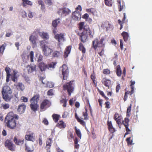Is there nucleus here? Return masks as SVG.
<instances>
[{
    "mask_svg": "<svg viewBox=\"0 0 152 152\" xmlns=\"http://www.w3.org/2000/svg\"><path fill=\"white\" fill-rule=\"evenodd\" d=\"M104 38L102 37L99 41L97 38H95L92 41V47L95 50H97L98 54L101 57H102L104 55V48L105 46V44L104 42Z\"/></svg>",
    "mask_w": 152,
    "mask_h": 152,
    "instance_id": "obj_1",
    "label": "nucleus"
},
{
    "mask_svg": "<svg viewBox=\"0 0 152 152\" xmlns=\"http://www.w3.org/2000/svg\"><path fill=\"white\" fill-rule=\"evenodd\" d=\"M18 119L19 116L18 115L14 114L13 112H10L5 118V122L8 127L13 129L16 125V120Z\"/></svg>",
    "mask_w": 152,
    "mask_h": 152,
    "instance_id": "obj_2",
    "label": "nucleus"
},
{
    "mask_svg": "<svg viewBox=\"0 0 152 152\" xmlns=\"http://www.w3.org/2000/svg\"><path fill=\"white\" fill-rule=\"evenodd\" d=\"M94 34V32H92L88 26H86L84 31L81 33H78V35L79 36V39L83 43L86 42L88 40V35L91 38H93Z\"/></svg>",
    "mask_w": 152,
    "mask_h": 152,
    "instance_id": "obj_3",
    "label": "nucleus"
},
{
    "mask_svg": "<svg viewBox=\"0 0 152 152\" xmlns=\"http://www.w3.org/2000/svg\"><path fill=\"white\" fill-rule=\"evenodd\" d=\"M1 94L3 99L7 102L10 101L13 97L12 91L8 86L3 87Z\"/></svg>",
    "mask_w": 152,
    "mask_h": 152,
    "instance_id": "obj_4",
    "label": "nucleus"
},
{
    "mask_svg": "<svg viewBox=\"0 0 152 152\" xmlns=\"http://www.w3.org/2000/svg\"><path fill=\"white\" fill-rule=\"evenodd\" d=\"M40 46L42 49L43 54L45 56H48L51 55L53 50L47 45L48 42L45 40H43L39 42Z\"/></svg>",
    "mask_w": 152,
    "mask_h": 152,
    "instance_id": "obj_5",
    "label": "nucleus"
},
{
    "mask_svg": "<svg viewBox=\"0 0 152 152\" xmlns=\"http://www.w3.org/2000/svg\"><path fill=\"white\" fill-rule=\"evenodd\" d=\"M73 82V81H70L65 83L63 86L64 90L66 91L69 96H71L72 93L74 90Z\"/></svg>",
    "mask_w": 152,
    "mask_h": 152,
    "instance_id": "obj_6",
    "label": "nucleus"
},
{
    "mask_svg": "<svg viewBox=\"0 0 152 152\" xmlns=\"http://www.w3.org/2000/svg\"><path fill=\"white\" fill-rule=\"evenodd\" d=\"M4 145L7 148L11 151L15 150L16 146L10 140H7L5 142Z\"/></svg>",
    "mask_w": 152,
    "mask_h": 152,
    "instance_id": "obj_7",
    "label": "nucleus"
},
{
    "mask_svg": "<svg viewBox=\"0 0 152 152\" xmlns=\"http://www.w3.org/2000/svg\"><path fill=\"white\" fill-rule=\"evenodd\" d=\"M25 139L28 141L34 142L35 139V135L34 133L31 131H28L26 134L25 136Z\"/></svg>",
    "mask_w": 152,
    "mask_h": 152,
    "instance_id": "obj_8",
    "label": "nucleus"
},
{
    "mask_svg": "<svg viewBox=\"0 0 152 152\" xmlns=\"http://www.w3.org/2000/svg\"><path fill=\"white\" fill-rule=\"evenodd\" d=\"M62 75L63 76V80H66L69 76V70L67 66L65 64L62 66Z\"/></svg>",
    "mask_w": 152,
    "mask_h": 152,
    "instance_id": "obj_9",
    "label": "nucleus"
},
{
    "mask_svg": "<svg viewBox=\"0 0 152 152\" xmlns=\"http://www.w3.org/2000/svg\"><path fill=\"white\" fill-rule=\"evenodd\" d=\"M71 12V10L68 8L66 7L59 9L58 11L57 12L59 15L61 16L63 15L64 16H66L67 15H69Z\"/></svg>",
    "mask_w": 152,
    "mask_h": 152,
    "instance_id": "obj_10",
    "label": "nucleus"
},
{
    "mask_svg": "<svg viewBox=\"0 0 152 152\" xmlns=\"http://www.w3.org/2000/svg\"><path fill=\"white\" fill-rule=\"evenodd\" d=\"M129 119L127 118H125L124 120L122 122V124L125 127L126 130V132L125 134V136L126 135L129 134V132H131V130L128 128L129 126Z\"/></svg>",
    "mask_w": 152,
    "mask_h": 152,
    "instance_id": "obj_11",
    "label": "nucleus"
},
{
    "mask_svg": "<svg viewBox=\"0 0 152 152\" xmlns=\"http://www.w3.org/2000/svg\"><path fill=\"white\" fill-rule=\"evenodd\" d=\"M72 18L73 20H79L81 18L80 12L77 11H75L72 14Z\"/></svg>",
    "mask_w": 152,
    "mask_h": 152,
    "instance_id": "obj_12",
    "label": "nucleus"
},
{
    "mask_svg": "<svg viewBox=\"0 0 152 152\" xmlns=\"http://www.w3.org/2000/svg\"><path fill=\"white\" fill-rule=\"evenodd\" d=\"M121 116H120L118 113H116L114 115V119L116 122L119 128H121Z\"/></svg>",
    "mask_w": 152,
    "mask_h": 152,
    "instance_id": "obj_13",
    "label": "nucleus"
},
{
    "mask_svg": "<svg viewBox=\"0 0 152 152\" xmlns=\"http://www.w3.org/2000/svg\"><path fill=\"white\" fill-rule=\"evenodd\" d=\"M26 106L24 103L20 104L18 106L17 111L18 113L21 114L23 113L25 110Z\"/></svg>",
    "mask_w": 152,
    "mask_h": 152,
    "instance_id": "obj_14",
    "label": "nucleus"
},
{
    "mask_svg": "<svg viewBox=\"0 0 152 152\" xmlns=\"http://www.w3.org/2000/svg\"><path fill=\"white\" fill-rule=\"evenodd\" d=\"M50 102L47 99H45L43 101L40 105V108L42 110L45 107H48L50 106Z\"/></svg>",
    "mask_w": 152,
    "mask_h": 152,
    "instance_id": "obj_15",
    "label": "nucleus"
},
{
    "mask_svg": "<svg viewBox=\"0 0 152 152\" xmlns=\"http://www.w3.org/2000/svg\"><path fill=\"white\" fill-rule=\"evenodd\" d=\"M40 96L39 94H35L30 99V102L38 103L39 100Z\"/></svg>",
    "mask_w": 152,
    "mask_h": 152,
    "instance_id": "obj_16",
    "label": "nucleus"
},
{
    "mask_svg": "<svg viewBox=\"0 0 152 152\" xmlns=\"http://www.w3.org/2000/svg\"><path fill=\"white\" fill-rule=\"evenodd\" d=\"M30 102L31 104H30L29 106L31 109L33 111L35 112L37 110L39 107V105L38 104V103L33 102Z\"/></svg>",
    "mask_w": 152,
    "mask_h": 152,
    "instance_id": "obj_17",
    "label": "nucleus"
},
{
    "mask_svg": "<svg viewBox=\"0 0 152 152\" xmlns=\"http://www.w3.org/2000/svg\"><path fill=\"white\" fill-rule=\"evenodd\" d=\"M55 39L58 40V42H62L64 41V34L61 33L57 34L56 36H54Z\"/></svg>",
    "mask_w": 152,
    "mask_h": 152,
    "instance_id": "obj_18",
    "label": "nucleus"
},
{
    "mask_svg": "<svg viewBox=\"0 0 152 152\" xmlns=\"http://www.w3.org/2000/svg\"><path fill=\"white\" fill-rule=\"evenodd\" d=\"M102 82L105 86L109 88L110 85L111 84V81L110 80L107 79L106 78L104 77L102 79Z\"/></svg>",
    "mask_w": 152,
    "mask_h": 152,
    "instance_id": "obj_19",
    "label": "nucleus"
},
{
    "mask_svg": "<svg viewBox=\"0 0 152 152\" xmlns=\"http://www.w3.org/2000/svg\"><path fill=\"white\" fill-rule=\"evenodd\" d=\"M101 26L103 28H106L107 31L111 27V25L109 21H106L102 23Z\"/></svg>",
    "mask_w": 152,
    "mask_h": 152,
    "instance_id": "obj_20",
    "label": "nucleus"
},
{
    "mask_svg": "<svg viewBox=\"0 0 152 152\" xmlns=\"http://www.w3.org/2000/svg\"><path fill=\"white\" fill-rule=\"evenodd\" d=\"M39 36L45 40H48L49 39V36L47 33L44 32H39L38 33Z\"/></svg>",
    "mask_w": 152,
    "mask_h": 152,
    "instance_id": "obj_21",
    "label": "nucleus"
},
{
    "mask_svg": "<svg viewBox=\"0 0 152 152\" xmlns=\"http://www.w3.org/2000/svg\"><path fill=\"white\" fill-rule=\"evenodd\" d=\"M52 139L49 138L46 141V145L45 148L47 150V152H50V148L51 145Z\"/></svg>",
    "mask_w": 152,
    "mask_h": 152,
    "instance_id": "obj_22",
    "label": "nucleus"
},
{
    "mask_svg": "<svg viewBox=\"0 0 152 152\" xmlns=\"http://www.w3.org/2000/svg\"><path fill=\"white\" fill-rule=\"evenodd\" d=\"M71 49V46H69L66 48L64 53V58L68 57V55L70 53Z\"/></svg>",
    "mask_w": 152,
    "mask_h": 152,
    "instance_id": "obj_23",
    "label": "nucleus"
},
{
    "mask_svg": "<svg viewBox=\"0 0 152 152\" xmlns=\"http://www.w3.org/2000/svg\"><path fill=\"white\" fill-rule=\"evenodd\" d=\"M13 141L15 144L17 145H20L24 142V140L18 139L17 137L15 136L13 139Z\"/></svg>",
    "mask_w": 152,
    "mask_h": 152,
    "instance_id": "obj_24",
    "label": "nucleus"
},
{
    "mask_svg": "<svg viewBox=\"0 0 152 152\" xmlns=\"http://www.w3.org/2000/svg\"><path fill=\"white\" fill-rule=\"evenodd\" d=\"M17 72L14 70L13 71V74L11 75V80L14 82H17L18 80V78L16 76Z\"/></svg>",
    "mask_w": 152,
    "mask_h": 152,
    "instance_id": "obj_25",
    "label": "nucleus"
},
{
    "mask_svg": "<svg viewBox=\"0 0 152 152\" xmlns=\"http://www.w3.org/2000/svg\"><path fill=\"white\" fill-rule=\"evenodd\" d=\"M27 68L28 73H31L36 71L35 65H28L27 67Z\"/></svg>",
    "mask_w": 152,
    "mask_h": 152,
    "instance_id": "obj_26",
    "label": "nucleus"
},
{
    "mask_svg": "<svg viewBox=\"0 0 152 152\" xmlns=\"http://www.w3.org/2000/svg\"><path fill=\"white\" fill-rule=\"evenodd\" d=\"M124 17L122 19V21H121L120 19H119L118 20V24L120 25V30H121L123 27V24L125 23V21L126 20V14L125 13H124Z\"/></svg>",
    "mask_w": 152,
    "mask_h": 152,
    "instance_id": "obj_27",
    "label": "nucleus"
},
{
    "mask_svg": "<svg viewBox=\"0 0 152 152\" xmlns=\"http://www.w3.org/2000/svg\"><path fill=\"white\" fill-rule=\"evenodd\" d=\"M30 41L34 45H36V41L37 40V38L35 36L31 35L29 38Z\"/></svg>",
    "mask_w": 152,
    "mask_h": 152,
    "instance_id": "obj_28",
    "label": "nucleus"
},
{
    "mask_svg": "<svg viewBox=\"0 0 152 152\" xmlns=\"http://www.w3.org/2000/svg\"><path fill=\"white\" fill-rule=\"evenodd\" d=\"M62 52L60 50L59 51L55 50L52 54V57H58L62 55Z\"/></svg>",
    "mask_w": 152,
    "mask_h": 152,
    "instance_id": "obj_29",
    "label": "nucleus"
},
{
    "mask_svg": "<svg viewBox=\"0 0 152 152\" xmlns=\"http://www.w3.org/2000/svg\"><path fill=\"white\" fill-rule=\"evenodd\" d=\"M39 67L41 71L42 72L45 71L47 69V64H45L43 62L40 63L39 64Z\"/></svg>",
    "mask_w": 152,
    "mask_h": 152,
    "instance_id": "obj_30",
    "label": "nucleus"
},
{
    "mask_svg": "<svg viewBox=\"0 0 152 152\" xmlns=\"http://www.w3.org/2000/svg\"><path fill=\"white\" fill-rule=\"evenodd\" d=\"M16 88L21 91H23L25 88V87L23 84L22 83H18L15 85Z\"/></svg>",
    "mask_w": 152,
    "mask_h": 152,
    "instance_id": "obj_31",
    "label": "nucleus"
},
{
    "mask_svg": "<svg viewBox=\"0 0 152 152\" xmlns=\"http://www.w3.org/2000/svg\"><path fill=\"white\" fill-rule=\"evenodd\" d=\"M75 117L77 121L79 122L81 125H82L83 126H86V124L85 122L83 120L80 118L78 116L76 113H75Z\"/></svg>",
    "mask_w": 152,
    "mask_h": 152,
    "instance_id": "obj_32",
    "label": "nucleus"
},
{
    "mask_svg": "<svg viewBox=\"0 0 152 152\" xmlns=\"http://www.w3.org/2000/svg\"><path fill=\"white\" fill-rule=\"evenodd\" d=\"M10 69L9 67H6L5 68V70L7 73L6 81L7 82L9 81V78L11 75V74L10 73Z\"/></svg>",
    "mask_w": 152,
    "mask_h": 152,
    "instance_id": "obj_33",
    "label": "nucleus"
},
{
    "mask_svg": "<svg viewBox=\"0 0 152 152\" xmlns=\"http://www.w3.org/2000/svg\"><path fill=\"white\" fill-rule=\"evenodd\" d=\"M91 78L92 80L93 83L94 84L95 86H96L97 81L96 80V77L95 73L94 71H93L91 75Z\"/></svg>",
    "mask_w": 152,
    "mask_h": 152,
    "instance_id": "obj_34",
    "label": "nucleus"
},
{
    "mask_svg": "<svg viewBox=\"0 0 152 152\" xmlns=\"http://www.w3.org/2000/svg\"><path fill=\"white\" fill-rule=\"evenodd\" d=\"M56 126L60 129H63L65 128L66 125L63 121H60L57 124Z\"/></svg>",
    "mask_w": 152,
    "mask_h": 152,
    "instance_id": "obj_35",
    "label": "nucleus"
},
{
    "mask_svg": "<svg viewBox=\"0 0 152 152\" xmlns=\"http://www.w3.org/2000/svg\"><path fill=\"white\" fill-rule=\"evenodd\" d=\"M79 49L80 51H81L83 54L86 53V49L82 42H80L79 44Z\"/></svg>",
    "mask_w": 152,
    "mask_h": 152,
    "instance_id": "obj_36",
    "label": "nucleus"
},
{
    "mask_svg": "<svg viewBox=\"0 0 152 152\" xmlns=\"http://www.w3.org/2000/svg\"><path fill=\"white\" fill-rule=\"evenodd\" d=\"M86 26H88L89 28H90L88 25H84V22H80L78 24V28L80 31H81L83 29V31H84V29Z\"/></svg>",
    "mask_w": 152,
    "mask_h": 152,
    "instance_id": "obj_37",
    "label": "nucleus"
},
{
    "mask_svg": "<svg viewBox=\"0 0 152 152\" xmlns=\"http://www.w3.org/2000/svg\"><path fill=\"white\" fill-rule=\"evenodd\" d=\"M121 35L123 37L125 42H127L128 39L129 35L128 33L125 31H123L121 34Z\"/></svg>",
    "mask_w": 152,
    "mask_h": 152,
    "instance_id": "obj_38",
    "label": "nucleus"
},
{
    "mask_svg": "<svg viewBox=\"0 0 152 152\" xmlns=\"http://www.w3.org/2000/svg\"><path fill=\"white\" fill-rule=\"evenodd\" d=\"M60 19L59 18L54 20L52 21V25L54 28H56L58 24L60 22Z\"/></svg>",
    "mask_w": 152,
    "mask_h": 152,
    "instance_id": "obj_39",
    "label": "nucleus"
},
{
    "mask_svg": "<svg viewBox=\"0 0 152 152\" xmlns=\"http://www.w3.org/2000/svg\"><path fill=\"white\" fill-rule=\"evenodd\" d=\"M52 117L54 121L57 123L59 120L60 116L58 114H54L52 115Z\"/></svg>",
    "mask_w": 152,
    "mask_h": 152,
    "instance_id": "obj_40",
    "label": "nucleus"
},
{
    "mask_svg": "<svg viewBox=\"0 0 152 152\" xmlns=\"http://www.w3.org/2000/svg\"><path fill=\"white\" fill-rule=\"evenodd\" d=\"M57 63L56 62H52L47 65V69H49L51 68L54 69Z\"/></svg>",
    "mask_w": 152,
    "mask_h": 152,
    "instance_id": "obj_41",
    "label": "nucleus"
},
{
    "mask_svg": "<svg viewBox=\"0 0 152 152\" xmlns=\"http://www.w3.org/2000/svg\"><path fill=\"white\" fill-rule=\"evenodd\" d=\"M60 102L61 104H63L62 106L63 107H66V104L67 102V99L66 98H62L60 100Z\"/></svg>",
    "mask_w": 152,
    "mask_h": 152,
    "instance_id": "obj_42",
    "label": "nucleus"
},
{
    "mask_svg": "<svg viewBox=\"0 0 152 152\" xmlns=\"http://www.w3.org/2000/svg\"><path fill=\"white\" fill-rule=\"evenodd\" d=\"M122 73L120 66V65H118L117 66L116 74L117 76L120 77Z\"/></svg>",
    "mask_w": 152,
    "mask_h": 152,
    "instance_id": "obj_43",
    "label": "nucleus"
},
{
    "mask_svg": "<svg viewBox=\"0 0 152 152\" xmlns=\"http://www.w3.org/2000/svg\"><path fill=\"white\" fill-rule=\"evenodd\" d=\"M83 115L84 117V118H83V119L88 120V119L87 110L85 108V111L83 112Z\"/></svg>",
    "mask_w": 152,
    "mask_h": 152,
    "instance_id": "obj_44",
    "label": "nucleus"
},
{
    "mask_svg": "<svg viewBox=\"0 0 152 152\" xmlns=\"http://www.w3.org/2000/svg\"><path fill=\"white\" fill-rule=\"evenodd\" d=\"M23 2V6L25 7L26 5H32V3L31 1L28 0H22Z\"/></svg>",
    "mask_w": 152,
    "mask_h": 152,
    "instance_id": "obj_45",
    "label": "nucleus"
},
{
    "mask_svg": "<svg viewBox=\"0 0 152 152\" xmlns=\"http://www.w3.org/2000/svg\"><path fill=\"white\" fill-rule=\"evenodd\" d=\"M104 3L108 7H111L112 5V0H104Z\"/></svg>",
    "mask_w": 152,
    "mask_h": 152,
    "instance_id": "obj_46",
    "label": "nucleus"
},
{
    "mask_svg": "<svg viewBox=\"0 0 152 152\" xmlns=\"http://www.w3.org/2000/svg\"><path fill=\"white\" fill-rule=\"evenodd\" d=\"M6 46L7 44L4 43L1 46H0V53L1 54H3V53Z\"/></svg>",
    "mask_w": 152,
    "mask_h": 152,
    "instance_id": "obj_47",
    "label": "nucleus"
},
{
    "mask_svg": "<svg viewBox=\"0 0 152 152\" xmlns=\"http://www.w3.org/2000/svg\"><path fill=\"white\" fill-rule=\"evenodd\" d=\"M25 150L27 152H32L34 149L33 148H31L30 146H28L26 145V144H25Z\"/></svg>",
    "mask_w": 152,
    "mask_h": 152,
    "instance_id": "obj_48",
    "label": "nucleus"
},
{
    "mask_svg": "<svg viewBox=\"0 0 152 152\" xmlns=\"http://www.w3.org/2000/svg\"><path fill=\"white\" fill-rule=\"evenodd\" d=\"M131 106L132 104H131L130 106H129L127 108L126 112L127 117H129L130 116V112L131 111Z\"/></svg>",
    "mask_w": 152,
    "mask_h": 152,
    "instance_id": "obj_49",
    "label": "nucleus"
},
{
    "mask_svg": "<svg viewBox=\"0 0 152 152\" xmlns=\"http://www.w3.org/2000/svg\"><path fill=\"white\" fill-rule=\"evenodd\" d=\"M117 2L118 3V6L119 7V11H121L123 9L124 6L123 5L122 6L121 5V0H117Z\"/></svg>",
    "mask_w": 152,
    "mask_h": 152,
    "instance_id": "obj_50",
    "label": "nucleus"
},
{
    "mask_svg": "<svg viewBox=\"0 0 152 152\" xmlns=\"http://www.w3.org/2000/svg\"><path fill=\"white\" fill-rule=\"evenodd\" d=\"M1 107L3 109L6 110L8 109L10 107V105L8 103L2 104H1Z\"/></svg>",
    "mask_w": 152,
    "mask_h": 152,
    "instance_id": "obj_51",
    "label": "nucleus"
},
{
    "mask_svg": "<svg viewBox=\"0 0 152 152\" xmlns=\"http://www.w3.org/2000/svg\"><path fill=\"white\" fill-rule=\"evenodd\" d=\"M34 52L33 51L30 52V54L28 57H29L30 58V61L31 62H33L34 61L33 58H34Z\"/></svg>",
    "mask_w": 152,
    "mask_h": 152,
    "instance_id": "obj_52",
    "label": "nucleus"
},
{
    "mask_svg": "<svg viewBox=\"0 0 152 152\" xmlns=\"http://www.w3.org/2000/svg\"><path fill=\"white\" fill-rule=\"evenodd\" d=\"M131 137L127 138L126 139V141L127 142L128 145H132V140H131Z\"/></svg>",
    "mask_w": 152,
    "mask_h": 152,
    "instance_id": "obj_53",
    "label": "nucleus"
},
{
    "mask_svg": "<svg viewBox=\"0 0 152 152\" xmlns=\"http://www.w3.org/2000/svg\"><path fill=\"white\" fill-rule=\"evenodd\" d=\"M67 137L68 140H70L73 137V134L71 132H68Z\"/></svg>",
    "mask_w": 152,
    "mask_h": 152,
    "instance_id": "obj_54",
    "label": "nucleus"
},
{
    "mask_svg": "<svg viewBox=\"0 0 152 152\" xmlns=\"http://www.w3.org/2000/svg\"><path fill=\"white\" fill-rule=\"evenodd\" d=\"M103 73L105 75H109L110 74V71L108 69H104L103 70Z\"/></svg>",
    "mask_w": 152,
    "mask_h": 152,
    "instance_id": "obj_55",
    "label": "nucleus"
},
{
    "mask_svg": "<svg viewBox=\"0 0 152 152\" xmlns=\"http://www.w3.org/2000/svg\"><path fill=\"white\" fill-rule=\"evenodd\" d=\"M86 11L88 12H90L92 14H94L95 11V10L94 8H90L86 9Z\"/></svg>",
    "mask_w": 152,
    "mask_h": 152,
    "instance_id": "obj_56",
    "label": "nucleus"
},
{
    "mask_svg": "<svg viewBox=\"0 0 152 152\" xmlns=\"http://www.w3.org/2000/svg\"><path fill=\"white\" fill-rule=\"evenodd\" d=\"M129 91H127L125 92L124 96V101L126 100L128 97L127 94H129Z\"/></svg>",
    "mask_w": 152,
    "mask_h": 152,
    "instance_id": "obj_57",
    "label": "nucleus"
},
{
    "mask_svg": "<svg viewBox=\"0 0 152 152\" xmlns=\"http://www.w3.org/2000/svg\"><path fill=\"white\" fill-rule=\"evenodd\" d=\"M38 3L39 5H41L42 8H44L45 5L44 3L42 0H39L38 1Z\"/></svg>",
    "mask_w": 152,
    "mask_h": 152,
    "instance_id": "obj_58",
    "label": "nucleus"
},
{
    "mask_svg": "<svg viewBox=\"0 0 152 152\" xmlns=\"http://www.w3.org/2000/svg\"><path fill=\"white\" fill-rule=\"evenodd\" d=\"M21 100H22L23 102H27L28 101V99L24 96H22L21 97Z\"/></svg>",
    "mask_w": 152,
    "mask_h": 152,
    "instance_id": "obj_59",
    "label": "nucleus"
},
{
    "mask_svg": "<svg viewBox=\"0 0 152 152\" xmlns=\"http://www.w3.org/2000/svg\"><path fill=\"white\" fill-rule=\"evenodd\" d=\"M108 129L110 132L112 133H113L115 131V129L113 127V126H112L109 128Z\"/></svg>",
    "mask_w": 152,
    "mask_h": 152,
    "instance_id": "obj_60",
    "label": "nucleus"
},
{
    "mask_svg": "<svg viewBox=\"0 0 152 152\" xmlns=\"http://www.w3.org/2000/svg\"><path fill=\"white\" fill-rule=\"evenodd\" d=\"M76 133L77 134V135L80 138L81 137V134L79 129H76Z\"/></svg>",
    "mask_w": 152,
    "mask_h": 152,
    "instance_id": "obj_61",
    "label": "nucleus"
},
{
    "mask_svg": "<svg viewBox=\"0 0 152 152\" xmlns=\"http://www.w3.org/2000/svg\"><path fill=\"white\" fill-rule=\"evenodd\" d=\"M45 3L48 5H52V3L51 0H44Z\"/></svg>",
    "mask_w": 152,
    "mask_h": 152,
    "instance_id": "obj_62",
    "label": "nucleus"
},
{
    "mask_svg": "<svg viewBox=\"0 0 152 152\" xmlns=\"http://www.w3.org/2000/svg\"><path fill=\"white\" fill-rule=\"evenodd\" d=\"M110 102L108 101L106 102L105 103V108L107 109H109L110 108Z\"/></svg>",
    "mask_w": 152,
    "mask_h": 152,
    "instance_id": "obj_63",
    "label": "nucleus"
},
{
    "mask_svg": "<svg viewBox=\"0 0 152 152\" xmlns=\"http://www.w3.org/2000/svg\"><path fill=\"white\" fill-rule=\"evenodd\" d=\"M53 90L52 89L49 90L47 92V94L49 96H52L53 95Z\"/></svg>",
    "mask_w": 152,
    "mask_h": 152,
    "instance_id": "obj_64",
    "label": "nucleus"
}]
</instances>
